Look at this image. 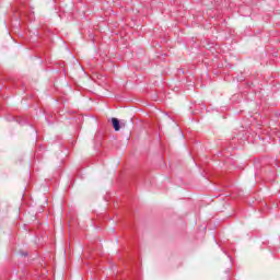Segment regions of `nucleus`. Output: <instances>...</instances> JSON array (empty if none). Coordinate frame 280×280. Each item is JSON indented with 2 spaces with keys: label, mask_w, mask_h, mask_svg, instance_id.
<instances>
[{
  "label": "nucleus",
  "mask_w": 280,
  "mask_h": 280,
  "mask_svg": "<svg viewBox=\"0 0 280 280\" xmlns=\"http://www.w3.org/2000/svg\"><path fill=\"white\" fill-rule=\"evenodd\" d=\"M112 126L115 130V132H119V130H121V128H126V122L124 121H119V119L117 118H112Z\"/></svg>",
  "instance_id": "1"
},
{
  "label": "nucleus",
  "mask_w": 280,
  "mask_h": 280,
  "mask_svg": "<svg viewBox=\"0 0 280 280\" xmlns=\"http://www.w3.org/2000/svg\"><path fill=\"white\" fill-rule=\"evenodd\" d=\"M178 71H179V73H185V70H183V69H179Z\"/></svg>",
  "instance_id": "3"
},
{
  "label": "nucleus",
  "mask_w": 280,
  "mask_h": 280,
  "mask_svg": "<svg viewBox=\"0 0 280 280\" xmlns=\"http://www.w3.org/2000/svg\"><path fill=\"white\" fill-rule=\"evenodd\" d=\"M19 124H20L21 126H23V122L20 121Z\"/></svg>",
  "instance_id": "4"
},
{
  "label": "nucleus",
  "mask_w": 280,
  "mask_h": 280,
  "mask_svg": "<svg viewBox=\"0 0 280 280\" xmlns=\"http://www.w3.org/2000/svg\"><path fill=\"white\" fill-rule=\"evenodd\" d=\"M22 257H27V255H30L27 252H23L21 253Z\"/></svg>",
  "instance_id": "2"
}]
</instances>
